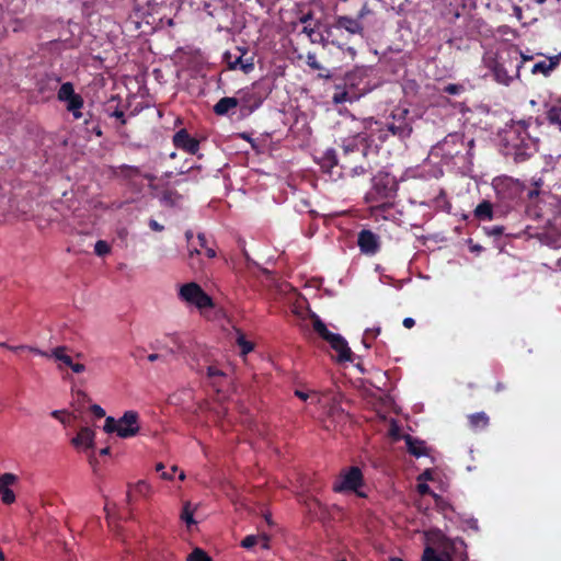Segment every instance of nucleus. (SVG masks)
I'll return each instance as SVG.
<instances>
[{
    "instance_id": "obj_40",
    "label": "nucleus",
    "mask_w": 561,
    "mask_h": 561,
    "mask_svg": "<svg viewBox=\"0 0 561 561\" xmlns=\"http://www.w3.org/2000/svg\"><path fill=\"white\" fill-rule=\"evenodd\" d=\"M307 65L314 70L322 69V66L318 62L316 54L313 53L307 54Z\"/></svg>"
},
{
    "instance_id": "obj_4",
    "label": "nucleus",
    "mask_w": 561,
    "mask_h": 561,
    "mask_svg": "<svg viewBox=\"0 0 561 561\" xmlns=\"http://www.w3.org/2000/svg\"><path fill=\"white\" fill-rule=\"evenodd\" d=\"M407 113V111H402L399 116L393 115V121L387 124L388 131L401 139L410 137L412 133V127L405 119Z\"/></svg>"
},
{
    "instance_id": "obj_30",
    "label": "nucleus",
    "mask_w": 561,
    "mask_h": 561,
    "mask_svg": "<svg viewBox=\"0 0 561 561\" xmlns=\"http://www.w3.org/2000/svg\"><path fill=\"white\" fill-rule=\"evenodd\" d=\"M77 410L68 411V410H55L50 413V415L55 419H62V417H72L78 419L81 415L76 413Z\"/></svg>"
},
{
    "instance_id": "obj_45",
    "label": "nucleus",
    "mask_w": 561,
    "mask_h": 561,
    "mask_svg": "<svg viewBox=\"0 0 561 561\" xmlns=\"http://www.w3.org/2000/svg\"><path fill=\"white\" fill-rule=\"evenodd\" d=\"M207 375L209 378H215V377L224 376V373L214 366H209L207 369Z\"/></svg>"
},
{
    "instance_id": "obj_48",
    "label": "nucleus",
    "mask_w": 561,
    "mask_h": 561,
    "mask_svg": "<svg viewBox=\"0 0 561 561\" xmlns=\"http://www.w3.org/2000/svg\"><path fill=\"white\" fill-rule=\"evenodd\" d=\"M149 226H150V228H151L152 230H154V231H162V230H163V226H162V225H160L158 221H156V220H153V219H151V220L149 221Z\"/></svg>"
},
{
    "instance_id": "obj_21",
    "label": "nucleus",
    "mask_w": 561,
    "mask_h": 561,
    "mask_svg": "<svg viewBox=\"0 0 561 561\" xmlns=\"http://www.w3.org/2000/svg\"><path fill=\"white\" fill-rule=\"evenodd\" d=\"M547 118L550 124L561 127V101L549 107Z\"/></svg>"
},
{
    "instance_id": "obj_33",
    "label": "nucleus",
    "mask_w": 561,
    "mask_h": 561,
    "mask_svg": "<svg viewBox=\"0 0 561 561\" xmlns=\"http://www.w3.org/2000/svg\"><path fill=\"white\" fill-rule=\"evenodd\" d=\"M65 102H67L68 111L80 110L83 105V100L79 94L75 95L70 100H66Z\"/></svg>"
},
{
    "instance_id": "obj_53",
    "label": "nucleus",
    "mask_w": 561,
    "mask_h": 561,
    "mask_svg": "<svg viewBox=\"0 0 561 561\" xmlns=\"http://www.w3.org/2000/svg\"><path fill=\"white\" fill-rule=\"evenodd\" d=\"M414 324H415V321H414V319H412V318H405V319L403 320V325H404V328H407V329H411Z\"/></svg>"
},
{
    "instance_id": "obj_23",
    "label": "nucleus",
    "mask_w": 561,
    "mask_h": 561,
    "mask_svg": "<svg viewBox=\"0 0 561 561\" xmlns=\"http://www.w3.org/2000/svg\"><path fill=\"white\" fill-rule=\"evenodd\" d=\"M302 32L310 38L311 43H319L323 47H327L330 43L327 37L322 34L317 33L313 28L305 26Z\"/></svg>"
},
{
    "instance_id": "obj_60",
    "label": "nucleus",
    "mask_w": 561,
    "mask_h": 561,
    "mask_svg": "<svg viewBox=\"0 0 561 561\" xmlns=\"http://www.w3.org/2000/svg\"><path fill=\"white\" fill-rule=\"evenodd\" d=\"M370 332H374V335L376 336V335H378L380 333V328L378 327V328H376L374 330H369V329L366 330V334H368Z\"/></svg>"
},
{
    "instance_id": "obj_8",
    "label": "nucleus",
    "mask_w": 561,
    "mask_h": 561,
    "mask_svg": "<svg viewBox=\"0 0 561 561\" xmlns=\"http://www.w3.org/2000/svg\"><path fill=\"white\" fill-rule=\"evenodd\" d=\"M16 479V476L13 473H3L0 477V496L1 501L7 505L15 501V494L10 486L15 483Z\"/></svg>"
},
{
    "instance_id": "obj_38",
    "label": "nucleus",
    "mask_w": 561,
    "mask_h": 561,
    "mask_svg": "<svg viewBox=\"0 0 561 561\" xmlns=\"http://www.w3.org/2000/svg\"><path fill=\"white\" fill-rule=\"evenodd\" d=\"M89 409H90V413H91L92 417H95V419L105 417V410L101 405L92 404V405H90Z\"/></svg>"
},
{
    "instance_id": "obj_32",
    "label": "nucleus",
    "mask_w": 561,
    "mask_h": 561,
    "mask_svg": "<svg viewBox=\"0 0 561 561\" xmlns=\"http://www.w3.org/2000/svg\"><path fill=\"white\" fill-rule=\"evenodd\" d=\"M391 426L389 428L388 435L393 442H399L400 439H403V435L401 433V428L398 423H390Z\"/></svg>"
},
{
    "instance_id": "obj_50",
    "label": "nucleus",
    "mask_w": 561,
    "mask_h": 561,
    "mask_svg": "<svg viewBox=\"0 0 561 561\" xmlns=\"http://www.w3.org/2000/svg\"><path fill=\"white\" fill-rule=\"evenodd\" d=\"M445 91L449 94H457L459 91V87L456 84H449L445 88Z\"/></svg>"
},
{
    "instance_id": "obj_14",
    "label": "nucleus",
    "mask_w": 561,
    "mask_h": 561,
    "mask_svg": "<svg viewBox=\"0 0 561 561\" xmlns=\"http://www.w3.org/2000/svg\"><path fill=\"white\" fill-rule=\"evenodd\" d=\"M239 106V101L234 96H226L220 99L214 106V112L217 115H226L230 110Z\"/></svg>"
},
{
    "instance_id": "obj_11",
    "label": "nucleus",
    "mask_w": 561,
    "mask_h": 561,
    "mask_svg": "<svg viewBox=\"0 0 561 561\" xmlns=\"http://www.w3.org/2000/svg\"><path fill=\"white\" fill-rule=\"evenodd\" d=\"M229 69H241L244 73H249L254 68L253 58L244 59L242 55L232 58L230 53L225 55Z\"/></svg>"
},
{
    "instance_id": "obj_49",
    "label": "nucleus",
    "mask_w": 561,
    "mask_h": 561,
    "mask_svg": "<svg viewBox=\"0 0 561 561\" xmlns=\"http://www.w3.org/2000/svg\"><path fill=\"white\" fill-rule=\"evenodd\" d=\"M26 350H28L30 352L36 354V355H41V356H50L48 353L46 352H43L36 347H33V346H26Z\"/></svg>"
},
{
    "instance_id": "obj_3",
    "label": "nucleus",
    "mask_w": 561,
    "mask_h": 561,
    "mask_svg": "<svg viewBox=\"0 0 561 561\" xmlns=\"http://www.w3.org/2000/svg\"><path fill=\"white\" fill-rule=\"evenodd\" d=\"M364 483L362 470L358 467H351L341 474V481L333 486L335 492L357 491Z\"/></svg>"
},
{
    "instance_id": "obj_52",
    "label": "nucleus",
    "mask_w": 561,
    "mask_h": 561,
    "mask_svg": "<svg viewBox=\"0 0 561 561\" xmlns=\"http://www.w3.org/2000/svg\"><path fill=\"white\" fill-rule=\"evenodd\" d=\"M417 489L421 494H427L431 491L430 486L425 483L419 484Z\"/></svg>"
},
{
    "instance_id": "obj_16",
    "label": "nucleus",
    "mask_w": 561,
    "mask_h": 561,
    "mask_svg": "<svg viewBox=\"0 0 561 561\" xmlns=\"http://www.w3.org/2000/svg\"><path fill=\"white\" fill-rule=\"evenodd\" d=\"M558 66V57H552L548 61H539L534 65L531 72L533 73H542L548 76L554 68Z\"/></svg>"
},
{
    "instance_id": "obj_9",
    "label": "nucleus",
    "mask_w": 561,
    "mask_h": 561,
    "mask_svg": "<svg viewBox=\"0 0 561 561\" xmlns=\"http://www.w3.org/2000/svg\"><path fill=\"white\" fill-rule=\"evenodd\" d=\"M71 444L78 450H87L94 447V432L90 427H81L71 439Z\"/></svg>"
},
{
    "instance_id": "obj_63",
    "label": "nucleus",
    "mask_w": 561,
    "mask_h": 561,
    "mask_svg": "<svg viewBox=\"0 0 561 561\" xmlns=\"http://www.w3.org/2000/svg\"><path fill=\"white\" fill-rule=\"evenodd\" d=\"M310 18H311V15H310V14H307V15L302 16V18L300 19V21H301L302 23H306L308 20H310Z\"/></svg>"
},
{
    "instance_id": "obj_24",
    "label": "nucleus",
    "mask_w": 561,
    "mask_h": 561,
    "mask_svg": "<svg viewBox=\"0 0 561 561\" xmlns=\"http://www.w3.org/2000/svg\"><path fill=\"white\" fill-rule=\"evenodd\" d=\"M75 95H77V93H75L73 85L70 82H65L61 84L58 91V99L60 101L65 102L66 100H70Z\"/></svg>"
},
{
    "instance_id": "obj_41",
    "label": "nucleus",
    "mask_w": 561,
    "mask_h": 561,
    "mask_svg": "<svg viewBox=\"0 0 561 561\" xmlns=\"http://www.w3.org/2000/svg\"><path fill=\"white\" fill-rule=\"evenodd\" d=\"M325 159L330 161L332 167L337 165L339 163L337 156L334 149H328L325 151Z\"/></svg>"
},
{
    "instance_id": "obj_31",
    "label": "nucleus",
    "mask_w": 561,
    "mask_h": 561,
    "mask_svg": "<svg viewBox=\"0 0 561 561\" xmlns=\"http://www.w3.org/2000/svg\"><path fill=\"white\" fill-rule=\"evenodd\" d=\"M140 417L139 413L134 410L126 411L122 417H119L117 421H138ZM105 421H116L113 416H107Z\"/></svg>"
},
{
    "instance_id": "obj_42",
    "label": "nucleus",
    "mask_w": 561,
    "mask_h": 561,
    "mask_svg": "<svg viewBox=\"0 0 561 561\" xmlns=\"http://www.w3.org/2000/svg\"><path fill=\"white\" fill-rule=\"evenodd\" d=\"M156 471L161 473V478L163 480H172V473L164 470V465L162 462L156 465Z\"/></svg>"
},
{
    "instance_id": "obj_35",
    "label": "nucleus",
    "mask_w": 561,
    "mask_h": 561,
    "mask_svg": "<svg viewBox=\"0 0 561 561\" xmlns=\"http://www.w3.org/2000/svg\"><path fill=\"white\" fill-rule=\"evenodd\" d=\"M342 149H343L344 158H347L348 154H351L353 152L359 151V148H358L357 144L355 142V139L344 142L342 146Z\"/></svg>"
},
{
    "instance_id": "obj_17",
    "label": "nucleus",
    "mask_w": 561,
    "mask_h": 561,
    "mask_svg": "<svg viewBox=\"0 0 561 561\" xmlns=\"http://www.w3.org/2000/svg\"><path fill=\"white\" fill-rule=\"evenodd\" d=\"M330 400H334V397L332 396V392L329 390L325 391H318V390H311L308 402L309 404H324L329 402Z\"/></svg>"
},
{
    "instance_id": "obj_59",
    "label": "nucleus",
    "mask_w": 561,
    "mask_h": 561,
    "mask_svg": "<svg viewBox=\"0 0 561 561\" xmlns=\"http://www.w3.org/2000/svg\"><path fill=\"white\" fill-rule=\"evenodd\" d=\"M514 12L518 19H522V9L519 7H515Z\"/></svg>"
},
{
    "instance_id": "obj_2",
    "label": "nucleus",
    "mask_w": 561,
    "mask_h": 561,
    "mask_svg": "<svg viewBox=\"0 0 561 561\" xmlns=\"http://www.w3.org/2000/svg\"><path fill=\"white\" fill-rule=\"evenodd\" d=\"M179 297L183 301L194 305L199 310L214 307L213 299L194 282L182 285L179 290Z\"/></svg>"
},
{
    "instance_id": "obj_36",
    "label": "nucleus",
    "mask_w": 561,
    "mask_h": 561,
    "mask_svg": "<svg viewBox=\"0 0 561 561\" xmlns=\"http://www.w3.org/2000/svg\"><path fill=\"white\" fill-rule=\"evenodd\" d=\"M110 250H111L110 245L107 244L106 241H103V240H99L94 245V252L99 256L110 253Z\"/></svg>"
},
{
    "instance_id": "obj_39",
    "label": "nucleus",
    "mask_w": 561,
    "mask_h": 561,
    "mask_svg": "<svg viewBox=\"0 0 561 561\" xmlns=\"http://www.w3.org/2000/svg\"><path fill=\"white\" fill-rule=\"evenodd\" d=\"M311 390H312V389H309V388H307V387L297 388V389L295 390V396H296L297 398H299L301 401H304V402H306V403H307V402H308V398H309V394H310Z\"/></svg>"
},
{
    "instance_id": "obj_54",
    "label": "nucleus",
    "mask_w": 561,
    "mask_h": 561,
    "mask_svg": "<svg viewBox=\"0 0 561 561\" xmlns=\"http://www.w3.org/2000/svg\"><path fill=\"white\" fill-rule=\"evenodd\" d=\"M420 479L432 480V471L426 469L421 476Z\"/></svg>"
},
{
    "instance_id": "obj_25",
    "label": "nucleus",
    "mask_w": 561,
    "mask_h": 561,
    "mask_svg": "<svg viewBox=\"0 0 561 561\" xmlns=\"http://www.w3.org/2000/svg\"><path fill=\"white\" fill-rule=\"evenodd\" d=\"M342 169L350 175V176H358L363 175L367 172V170L363 165H356L352 167L350 165L348 161H344L342 163Z\"/></svg>"
},
{
    "instance_id": "obj_12",
    "label": "nucleus",
    "mask_w": 561,
    "mask_h": 561,
    "mask_svg": "<svg viewBox=\"0 0 561 561\" xmlns=\"http://www.w3.org/2000/svg\"><path fill=\"white\" fill-rule=\"evenodd\" d=\"M335 26L337 28H343L350 34H362L363 33V25L359 20L350 18V16H339L336 19Z\"/></svg>"
},
{
    "instance_id": "obj_10",
    "label": "nucleus",
    "mask_w": 561,
    "mask_h": 561,
    "mask_svg": "<svg viewBox=\"0 0 561 561\" xmlns=\"http://www.w3.org/2000/svg\"><path fill=\"white\" fill-rule=\"evenodd\" d=\"M403 440L407 445V450L410 455L420 458L428 456L430 449L426 447L425 442L411 436L410 434L403 435Z\"/></svg>"
},
{
    "instance_id": "obj_7",
    "label": "nucleus",
    "mask_w": 561,
    "mask_h": 561,
    "mask_svg": "<svg viewBox=\"0 0 561 561\" xmlns=\"http://www.w3.org/2000/svg\"><path fill=\"white\" fill-rule=\"evenodd\" d=\"M173 142L175 147L183 149L191 154H195L199 148V142L195 138H192L185 129L179 130L173 136Z\"/></svg>"
},
{
    "instance_id": "obj_46",
    "label": "nucleus",
    "mask_w": 561,
    "mask_h": 561,
    "mask_svg": "<svg viewBox=\"0 0 561 561\" xmlns=\"http://www.w3.org/2000/svg\"><path fill=\"white\" fill-rule=\"evenodd\" d=\"M330 416L342 419L344 416V410L342 408L332 407L331 408V412H330Z\"/></svg>"
},
{
    "instance_id": "obj_37",
    "label": "nucleus",
    "mask_w": 561,
    "mask_h": 561,
    "mask_svg": "<svg viewBox=\"0 0 561 561\" xmlns=\"http://www.w3.org/2000/svg\"><path fill=\"white\" fill-rule=\"evenodd\" d=\"M259 543V536L248 535L241 541V547L244 549H251Z\"/></svg>"
},
{
    "instance_id": "obj_47",
    "label": "nucleus",
    "mask_w": 561,
    "mask_h": 561,
    "mask_svg": "<svg viewBox=\"0 0 561 561\" xmlns=\"http://www.w3.org/2000/svg\"><path fill=\"white\" fill-rule=\"evenodd\" d=\"M70 368L76 374H80V373H83L85 370V366L83 364H75V363H72Z\"/></svg>"
},
{
    "instance_id": "obj_58",
    "label": "nucleus",
    "mask_w": 561,
    "mask_h": 561,
    "mask_svg": "<svg viewBox=\"0 0 561 561\" xmlns=\"http://www.w3.org/2000/svg\"><path fill=\"white\" fill-rule=\"evenodd\" d=\"M159 358H160V355H159V354H151V355H149V356H148V359H149L150 362H154V360H157V359H159Z\"/></svg>"
},
{
    "instance_id": "obj_20",
    "label": "nucleus",
    "mask_w": 561,
    "mask_h": 561,
    "mask_svg": "<svg viewBox=\"0 0 561 561\" xmlns=\"http://www.w3.org/2000/svg\"><path fill=\"white\" fill-rule=\"evenodd\" d=\"M422 561H454L449 553L438 554L432 547H426L423 551Z\"/></svg>"
},
{
    "instance_id": "obj_18",
    "label": "nucleus",
    "mask_w": 561,
    "mask_h": 561,
    "mask_svg": "<svg viewBox=\"0 0 561 561\" xmlns=\"http://www.w3.org/2000/svg\"><path fill=\"white\" fill-rule=\"evenodd\" d=\"M492 71H493L494 79L499 83L504 84V85H508L511 83L513 77L508 73V71L504 67V65L496 62L493 66Z\"/></svg>"
},
{
    "instance_id": "obj_43",
    "label": "nucleus",
    "mask_w": 561,
    "mask_h": 561,
    "mask_svg": "<svg viewBox=\"0 0 561 561\" xmlns=\"http://www.w3.org/2000/svg\"><path fill=\"white\" fill-rule=\"evenodd\" d=\"M271 537L267 534H262L259 536V542L263 549H270Z\"/></svg>"
},
{
    "instance_id": "obj_56",
    "label": "nucleus",
    "mask_w": 561,
    "mask_h": 561,
    "mask_svg": "<svg viewBox=\"0 0 561 561\" xmlns=\"http://www.w3.org/2000/svg\"><path fill=\"white\" fill-rule=\"evenodd\" d=\"M197 238H198V241H199L201 247H203V248H204V247H205V244H206V238H205V236H204L203 233H199V234L197 236Z\"/></svg>"
},
{
    "instance_id": "obj_51",
    "label": "nucleus",
    "mask_w": 561,
    "mask_h": 561,
    "mask_svg": "<svg viewBox=\"0 0 561 561\" xmlns=\"http://www.w3.org/2000/svg\"><path fill=\"white\" fill-rule=\"evenodd\" d=\"M0 346L7 347V348H9L11 351H14V352L20 351V350H26V345L9 346L5 343H0Z\"/></svg>"
},
{
    "instance_id": "obj_28",
    "label": "nucleus",
    "mask_w": 561,
    "mask_h": 561,
    "mask_svg": "<svg viewBox=\"0 0 561 561\" xmlns=\"http://www.w3.org/2000/svg\"><path fill=\"white\" fill-rule=\"evenodd\" d=\"M187 561H213L211 558L201 548H195L187 557Z\"/></svg>"
},
{
    "instance_id": "obj_61",
    "label": "nucleus",
    "mask_w": 561,
    "mask_h": 561,
    "mask_svg": "<svg viewBox=\"0 0 561 561\" xmlns=\"http://www.w3.org/2000/svg\"><path fill=\"white\" fill-rule=\"evenodd\" d=\"M108 454H110V447L108 446H106V447H104V448H102L100 450V455H102V456L108 455Z\"/></svg>"
},
{
    "instance_id": "obj_34",
    "label": "nucleus",
    "mask_w": 561,
    "mask_h": 561,
    "mask_svg": "<svg viewBox=\"0 0 561 561\" xmlns=\"http://www.w3.org/2000/svg\"><path fill=\"white\" fill-rule=\"evenodd\" d=\"M462 144V136L460 134H450L442 142L444 149L449 145Z\"/></svg>"
},
{
    "instance_id": "obj_15",
    "label": "nucleus",
    "mask_w": 561,
    "mask_h": 561,
    "mask_svg": "<svg viewBox=\"0 0 561 561\" xmlns=\"http://www.w3.org/2000/svg\"><path fill=\"white\" fill-rule=\"evenodd\" d=\"M253 98L254 93L250 89L239 90L234 96V99L239 101V106L250 111L259 105L256 101L254 105L251 104Z\"/></svg>"
},
{
    "instance_id": "obj_44",
    "label": "nucleus",
    "mask_w": 561,
    "mask_h": 561,
    "mask_svg": "<svg viewBox=\"0 0 561 561\" xmlns=\"http://www.w3.org/2000/svg\"><path fill=\"white\" fill-rule=\"evenodd\" d=\"M486 233L490 236H502L504 232V227L502 226H494L490 229H485Z\"/></svg>"
},
{
    "instance_id": "obj_62",
    "label": "nucleus",
    "mask_w": 561,
    "mask_h": 561,
    "mask_svg": "<svg viewBox=\"0 0 561 561\" xmlns=\"http://www.w3.org/2000/svg\"><path fill=\"white\" fill-rule=\"evenodd\" d=\"M206 254L209 256V257H214L216 255L215 251L213 249H206Z\"/></svg>"
},
{
    "instance_id": "obj_13",
    "label": "nucleus",
    "mask_w": 561,
    "mask_h": 561,
    "mask_svg": "<svg viewBox=\"0 0 561 561\" xmlns=\"http://www.w3.org/2000/svg\"><path fill=\"white\" fill-rule=\"evenodd\" d=\"M151 492V485L146 480H139L134 486L129 488L127 492V501L130 504L135 493L141 496H148Z\"/></svg>"
},
{
    "instance_id": "obj_57",
    "label": "nucleus",
    "mask_w": 561,
    "mask_h": 561,
    "mask_svg": "<svg viewBox=\"0 0 561 561\" xmlns=\"http://www.w3.org/2000/svg\"><path fill=\"white\" fill-rule=\"evenodd\" d=\"M76 119H79L82 117V113L80 110L70 111Z\"/></svg>"
},
{
    "instance_id": "obj_19",
    "label": "nucleus",
    "mask_w": 561,
    "mask_h": 561,
    "mask_svg": "<svg viewBox=\"0 0 561 561\" xmlns=\"http://www.w3.org/2000/svg\"><path fill=\"white\" fill-rule=\"evenodd\" d=\"M474 216L480 220L493 219V207L489 201H483L474 209Z\"/></svg>"
},
{
    "instance_id": "obj_5",
    "label": "nucleus",
    "mask_w": 561,
    "mask_h": 561,
    "mask_svg": "<svg viewBox=\"0 0 561 561\" xmlns=\"http://www.w3.org/2000/svg\"><path fill=\"white\" fill-rule=\"evenodd\" d=\"M140 430L139 423H104L103 431L106 434L116 433L121 438L135 436Z\"/></svg>"
},
{
    "instance_id": "obj_27",
    "label": "nucleus",
    "mask_w": 561,
    "mask_h": 561,
    "mask_svg": "<svg viewBox=\"0 0 561 561\" xmlns=\"http://www.w3.org/2000/svg\"><path fill=\"white\" fill-rule=\"evenodd\" d=\"M193 513L194 512L191 508V503L190 502H185L184 505H183V508H182L181 519L186 523L187 527H190L191 525L196 523L194 517H193Z\"/></svg>"
},
{
    "instance_id": "obj_22",
    "label": "nucleus",
    "mask_w": 561,
    "mask_h": 561,
    "mask_svg": "<svg viewBox=\"0 0 561 561\" xmlns=\"http://www.w3.org/2000/svg\"><path fill=\"white\" fill-rule=\"evenodd\" d=\"M65 352H66L65 346H58L53 350L50 356L54 357L56 360L62 363L64 365L71 367L73 362H72L71 357L69 355H67Z\"/></svg>"
},
{
    "instance_id": "obj_1",
    "label": "nucleus",
    "mask_w": 561,
    "mask_h": 561,
    "mask_svg": "<svg viewBox=\"0 0 561 561\" xmlns=\"http://www.w3.org/2000/svg\"><path fill=\"white\" fill-rule=\"evenodd\" d=\"M312 325L314 331L322 339H324L334 351L337 352L339 360L351 359V348L348 347L347 342L343 339L342 335L330 332L327 325L321 321V319L317 314H312Z\"/></svg>"
},
{
    "instance_id": "obj_29",
    "label": "nucleus",
    "mask_w": 561,
    "mask_h": 561,
    "mask_svg": "<svg viewBox=\"0 0 561 561\" xmlns=\"http://www.w3.org/2000/svg\"><path fill=\"white\" fill-rule=\"evenodd\" d=\"M332 99H333V102L335 104H341V103H344V102H352L353 101V96H351L347 91H343V90H337L333 94Z\"/></svg>"
},
{
    "instance_id": "obj_6",
    "label": "nucleus",
    "mask_w": 561,
    "mask_h": 561,
    "mask_svg": "<svg viewBox=\"0 0 561 561\" xmlns=\"http://www.w3.org/2000/svg\"><path fill=\"white\" fill-rule=\"evenodd\" d=\"M357 242L360 251L365 254H375L379 249L378 237L369 230L360 231Z\"/></svg>"
},
{
    "instance_id": "obj_26",
    "label": "nucleus",
    "mask_w": 561,
    "mask_h": 561,
    "mask_svg": "<svg viewBox=\"0 0 561 561\" xmlns=\"http://www.w3.org/2000/svg\"><path fill=\"white\" fill-rule=\"evenodd\" d=\"M237 344L241 347V354L245 356L253 350V344L245 340L244 335L237 330Z\"/></svg>"
},
{
    "instance_id": "obj_55",
    "label": "nucleus",
    "mask_w": 561,
    "mask_h": 561,
    "mask_svg": "<svg viewBox=\"0 0 561 561\" xmlns=\"http://www.w3.org/2000/svg\"><path fill=\"white\" fill-rule=\"evenodd\" d=\"M485 420H488V417L484 413H478L477 415L472 416L471 421H485Z\"/></svg>"
},
{
    "instance_id": "obj_64",
    "label": "nucleus",
    "mask_w": 561,
    "mask_h": 561,
    "mask_svg": "<svg viewBox=\"0 0 561 561\" xmlns=\"http://www.w3.org/2000/svg\"><path fill=\"white\" fill-rule=\"evenodd\" d=\"M185 478H186L185 473H184L183 471H181V472H180V474H179V479H180L181 481H184V480H185Z\"/></svg>"
}]
</instances>
